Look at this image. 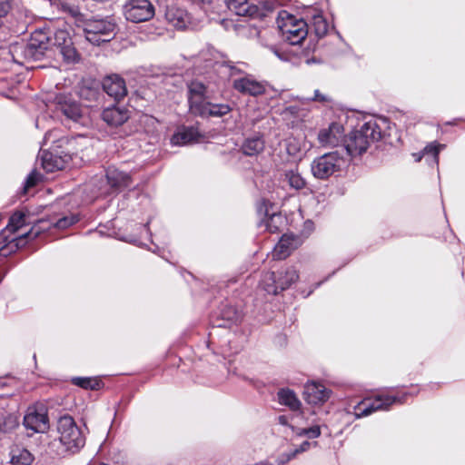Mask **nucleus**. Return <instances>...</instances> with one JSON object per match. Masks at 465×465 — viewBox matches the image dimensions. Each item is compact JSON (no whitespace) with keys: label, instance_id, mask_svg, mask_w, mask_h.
Wrapping results in <instances>:
<instances>
[{"label":"nucleus","instance_id":"obj_19","mask_svg":"<svg viewBox=\"0 0 465 465\" xmlns=\"http://www.w3.org/2000/svg\"><path fill=\"white\" fill-rule=\"evenodd\" d=\"M129 111L124 107L110 106L102 113V118L111 126H119L129 119Z\"/></svg>","mask_w":465,"mask_h":465},{"label":"nucleus","instance_id":"obj_17","mask_svg":"<svg viewBox=\"0 0 465 465\" xmlns=\"http://www.w3.org/2000/svg\"><path fill=\"white\" fill-rule=\"evenodd\" d=\"M303 393L308 403L317 405L327 401L331 391L322 383L311 381L305 384Z\"/></svg>","mask_w":465,"mask_h":465},{"label":"nucleus","instance_id":"obj_49","mask_svg":"<svg viewBox=\"0 0 465 465\" xmlns=\"http://www.w3.org/2000/svg\"><path fill=\"white\" fill-rule=\"evenodd\" d=\"M90 93L86 94L85 99H88Z\"/></svg>","mask_w":465,"mask_h":465},{"label":"nucleus","instance_id":"obj_33","mask_svg":"<svg viewBox=\"0 0 465 465\" xmlns=\"http://www.w3.org/2000/svg\"><path fill=\"white\" fill-rule=\"evenodd\" d=\"M72 38L66 30H57L54 35V45L59 50L63 46L70 44Z\"/></svg>","mask_w":465,"mask_h":465},{"label":"nucleus","instance_id":"obj_43","mask_svg":"<svg viewBox=\"0 0 465 465\" xmlns=\"http://www.w3.org/2000/svg\"><path fill=\"white\" fill-rule=\"evenodd\" d=\"M277 273H278V275L282 274V278L283 281H288L289 276H287V274H286V269L279 271Z\"/></svg>","mask_w":465,"mask_h":465},{"label":"nucleus","instance_id":"obj_44","mask_svg":"<svg viewBox=\"0 0 465 465\" xmlns=\"http://www.w3.org/2000/svg\"><path fill=\"white\" fill-rule=\"evenodd\" d=\"M279 421L282 424H285L286 423V418L284 416H280L279 417Z\"/></svg>","mask_w":465,"mask_h":465},{"label":"nucleus","instance_id":"obj_25","mask_svg":"<svg viewBox=\"0 0 465 465\" xmlns=\"http://www.w3.org/2000/svg\"><path fill=\"white\" fill-rule=\"evenodd\" d=\"M265 148V142L261 135H255L244 140L241 150L247 156H256L262 153Z\"/></svg>","mask_w":465,"mask_h":465},{"label":"nucleus","instance_id":"obj_28","mask_svg":"<svg viewBox=\"0 0 465 465\" xmlns=\"http://www.w3.org/2000/svg\"><path fill=\"white\" fill-rule=\"evenodd\" d=\"M284 181H286L289 186L294 190H302L306 186L305 179L299 173L298 168L286 169L282 173Z\"/></svg>","mask_w":465,"mask_h":465},{"label":"nucleus","instance_id":"obj_5","mask_svg":"<svg viewBox=\"0 0 465 465\" xmlns=\"http://www.w3.org/2000/svg\"><path fill=\"white\" fill-rule=\"evenodd\" d=\"M278 27L283 39L292 45L302 44L308 35L306 22L303 19H297L287 12L280 15Z\"/></svg>","mask_w":465,"mask_h":465},{"label":"nucleus","instance_id":"obj_39","mask_svg":"<svg viewBox=\"0 0 465 465\" xmlns=\"http://www.w3.org/2000/svg\"><path fill=\"white\" fill-rule=\"evenodd\" d=\"M11 10V4L7 0H0V27L4 25V17L6 16V15Z\"/></svg>","mask_w":465,"mask_h":465},{"label":"nucleus","instance_id":"obj_3","mask_svg":"<svg viewBox=\"0 0 465 465\" xmlns=\"http://www.w3.org/2000/svg\"><path fill=\"white\" fill-rule=\"evenodd\" d=\"M56 430L65 451L74 454L85 445V434L72 416H61L57 420Z\"/></svg>","mask_w":465,"mask_h":465},{"label":"nucleus","instance_id":"obj_6","mask_svg":"<svg viewBox=\"0 0 465 465\" xmlns=\"http://www.w3.org/2000/svg\"><path fill=\"white\" fill-rule=\"evenodd\" d=\"M114 30L115 24L108 18L89 19L84 25L85 38L95 45L109 42L114 35Z\"/></svg>","mask_w":465,"mask_h":465},{"label":"nucleus","instance_id":"obj_9","mask_svg":"<svg viewBox=\"0 0 465 465\" xmlns=\"http://www.w3.org/2000/svg\"><path fill=\"white\" fill-rule=\"evenodd\" d=\"M24 425L27 430L33 432H45L49 429V418L46 406L41 402L29 406L24 417Z\"/></svg>","mask_w":465,"mask_h":465},{"label":"nucleus","instance_id":"obj_48","mask_svg":"<svg viewBox=\"0 0 465 465\" xmlns=\"http://www.w3.org/2000/svg\"><path fill=\"white\" fill-rule=\"evenodd\" d=\"M90 93L86 94L85 99H88Z\"/></svg>","mask_w":465,"mask_h":465},{"label":"nucleus","instance_id":"obj_32","mask_svg":"<svg viewBox=\"0 0 465 465\" xmlns=\"http://www.w3.org/2000/svg\"><path fill=\"white\" fill-rule=\"evenodd\" d=\"M73 383L83 389L99 390L100 381L93 378H81L76 377L73 379Z\"/></svg>","mask_w":465,"mask_h":465},{"label":"nucleus","instance_id":"obj_14","mask_svg":"<svg viewBox=\"0 0 465 465\" xmlns=\"http://www.w3.org/2000/svg\"><path fill=\"white\" fill-rule=\"evenodd\" d=\"M206 86L198 80H193L188 84V103L189 109L193 114H203L200 109L206 103Z\"/></svg>","mask_w":465,"mask_h":465},{"label":"nucleus","instance_id":"obj_34","mask_svg":"<svg viewBox=\"0 0 465 465\" xmlns=\"http://www.w3.org/2000/svg\"><path fill=\"white\" fill-rule=\"evenodd\" d=\"M313 27L316 35L320 37L324 36L328 32V24L322 15L313 16Z\"/></svg>","mask_w":465,"mask_h":465},{"label":"nucleus","instance_id":"obj_24","mask_svg":"<svg viewBox=\"0 0 465 465\" xmlns=\"http://www.w3.org/2000/svg\"><path fill=\"white\" fill-rule=\"evenodd\" d=\"M9 455L12 465H31L35 460L28 450L19 445L12 446Z\"/></svg>","mask_w":465,"mask_h":465},{"label":"nucleus","instance_id":"obj_20","mask_svg":"<svg viewBox=\"0 0 465 465\" xmlns=\"http://www.w3.org/2000/svg\"><path fill=\"white\" fill-rule=\"evenodd\" d=\"M165 18L167 22L177 29H183L189 23L190 17L188 13L175 5L168 6L165 11Z\"/></svg>","mask_w":465,"mask_h":465},{"label":"nucleus","instance_id":"obj_10","mask_svg":"<svg viewBox=\"0 0 465 465\" xmlns=\"http://www.w3.org/2000/svg\"><path fill=\"white\" fill-rule=\"evenodd\" d=\"M124 14L128 21L142 23L154 15V7L149 0H129L124 5Z\"/></svg>","mask_w":465,"mask_h":465},{"label":"nucleus","instance_id":"obj_7","mask_svg":"<svg viewBox=\"0 0 465 465\" xmlns=\"http://www.w3.org/2000/svg\"><path fill=\"white\" fill-rule=\"evenodd\" d=\"M286 274L289 276L288 281H283L282 274L274 272H267L262 274L260 286L268 294L276 295L280 292L288 289L292 283L299 279V273L293 267L286 268Z\"/></svg>","mask_w":465,"mask_h":465},{"label":"nucleus","instance_id":"obj_41","mask_svg":"<svg viewBox=\"0 0 465 465\" xmlns=\"http://www.w3.org/2000/svg\"><path fill=\"white\" fill-rule=\"evenodd\" d=\"M312 100L319 103H328L331 101L327 95L322 94L319 90L314 91V96L312 98Z\"/></svg>","mask_w":465,"mask_h":465},{"label":"nucleus","instance_id":"obj_1","mask_svg":"<svg viewBox=\"0 0 465 465\" xmlns=\"http://www.w3.org/2000/svg\"><path fill=\"white\" fill-rule=\"evenodd\" d=\"M381 137V128L376 120L371 119L345 137L343 150L351 157L359 156L366 153L368 148L379 142Z\"/></svg>","mask_w":465,"mask_h":465},{"label":"nucleus","instance_id":"obj_29","mask_svg":"<svg viewBox=\"0 0 465 465\" xmlns=\"http://www.w3.org/2000/svg\"><path fill=\"white\" fill-rule=\"evenodd\" d=\"M221 318L229 324H237L242 320V312L235 306L227 304L221 310Z\"/></svg>","mask_w":465,"mask_h":465},{"label":"nucleus","instance_id":"obj_30","mask_svg":"<svg viewBox=\"0 0 465 465\" xmlns=\"http://www.w3.org/2000/svg\"><path fill=\"white\" fill-rule=\"evenodd\" d=\"M228 6L238 15H252V7L249 5L248 0H230Z\"/></svg>","mask_w":465,"mask_h":465},{"label":"nucleus","instance_id":"obj_47","mask_svg":"<svg viewBox=\"0 0 465 465\" xmlns=\"http://www.w3.org/2000/svg\"><path fill=\"white\" fill-rule=\"evenodd\" d=\"M6 386V383L5 381H0V388Z\"/></svg>","mask_w":465,"mask_h":465},{"label":"nucleus","instance_id":"obj_21","mask_svg":"<svg viewBox=\"0 0 465 465\" xmlns=\"http://www.w3.org/2000/svg\"><path fill=\"white\" fill-rule=\"evenodd\" d=\"M67 161L52 152H44L42 154V167L47 173L63 170L65 168Z\"/></svg>","mask_w":465,"mask_h":465},{"label":"nucleus","instance_id":"obj_27","mask_svg":"<svg viewBox=\"0 0 465 465\" xmlns=\"http://www.w3.org/2000/svg\"><path fill=\"white\" fill-rule=\"evenodd\" d=\"M277 395L279 402L288 406L292 411H298L301 408L302 403L293 391L290 389H281Z\"/></svg>","mask_w":465,"mask_h":465},{"label":"nucleus","instance_id":"obj_15","mask_svg":"<svg viewBox=\"0 0 465 465\" xmlns=\"http://www.w3.org/2000/svg\"><path fill=\"white\" fill-rule=\"evenodd\" d=\"M232 87L242 94H248L252 96L262 95L266 91L264 84L262 82L257 81L252 75L234 79Z\"/></svg>","mask_w":465,"mask_h":465},{"label":"nucleus","instance_id":"obj_42","mask_svg":"<svg viewBox=\"0 0 465 465\" xmlns=\"http://www.w3.org/2000/svg\"><path fill=\"white\" fill-rule=\"evenodd\" d=\"M85 93H90V95H91L92 97H94V98L96 96V92H95V91H94V90H92V89H88V88H83V89L81 90V92H80V95H81L82 97H84V95H85L84 94H85Z\"/></svg>","mask_w":465,"mask_h":465},{"label":"nucleus","instance_id":"obj_35","mask_svg":"<svg viewBox=\"0 0 465 465\" xmlns=\"http://www.w3.org/2000/svg\"><path fill=\"white\" fill-rule=\"evenodd\" d=\"M42 179V175L36 171L33 170L28 176L26 177V180L25 182L24 191L25 193L27 192L30 188L35 187L37 185Z\"/></svg>","mask_w":465,"mask_h":465},{"label":"nucleus","instance_id":"obj_31","mask_svg":"<svg viewBox=\"0 0 465 465\" xmlns=\"http://www.w3.org/2000/svg\"><path fill=\"white\" fill-rule=\"evenodd\" d=\"M58 51L62 54L64 60L66 63L74 64L79 62L80 60V54L74 46L73 41H71L70 44H67L66 45L60 48Z\"/></svg>","mask_w":465,"mask_h":465},{"label":"nucleus","instance_id":"obj_18","mask_svg":"<svg viewBox=\"0 0 465 465\" xmlns=\"http://www.w3.org/2000/svg\"><path fill=\"white\" fill-rule=\"evenodd\" d=\"M57 109L60 110L67 118L77 121L82 116L80 104L70 95L59 94L55 97Z\"/></svg>","mask_w":465,"mask_h":465},{"label":"nucleus","instance_id":"obj_4","mask_svg":"<svg viewBox=\"0 0 465 465\" xmlns=\"http://www.w3.org/2000/svg\"><path fill=\"white\" fill-rule=\"evenodd\" d=\"M408 392L401 394L380 393L373 398L363 399L353 408L356 418H361L377 411H387L393 404H402L406 401Z\"/></svg>","mask_w":465,"mask_h":465},{"label":"nucleus","instance_id":"obj_12","mask_svg":"<svg viewBox=\"0 0 465 465\" xmlns=\"http://www.w3.org/2000/svg\"><path fill=\"white\" fill-rule=\"evenodd\" d=\"M302 243L303 239L301 235L284 233L272 251V258L274 260H284Z\"/></svg>","mask_w":465,"mask_h":465},{"label":"nucleus","instance_id":"obj_45","mask_svg":"<svg viewBox=\"0 0 465 465\" xmlns=\"http://www.w3.org/2000/svg\"><path fill=\"white\" fill-rule=\"evenodd\" d=\"M11 395H13V391L0 393V397H5V396H11Z\"/></svg>","mask_w":465,"mask_h":465},{"label":"nucleus","instance_id":"obj_13","mask_svg":"<svg viewBox=\"0 0 465 465\" xmlns=\"http://www.w3.org/2000/svg\"><path fill=\"white\" fill-rule=\"evenodd\" d=\"M344 128L339 123H331L328 128L320 130L318 134V141L323 147H337L344 143Z\"/></svg>","mask_w":465,"mask_h":465},{"label":"nucleus","instance_id":"obj_11","mask_svg":"<svg viewBox=\"0 0 465 465\" xmlns=\"http://www.w3.org/2000/svg\"><path fill=\"white\" fill-rule=\"evenodd\" d=\"M49 47V36L43 31L32 34L29 42L23 47L22 54L28 62L41 60Z\"/></svg>","mask_w":465,"mask_h":465},{"label":"nucleus","instance_id":"obj_22","mask_svg":"<svg viewBox=\"0 0 465 465\" xmlns=\"http://www.w3.org/2000/svg\"><path fill=\"white\" fill-rule=\"evenodd\" d=\"M107 182L112 188L120 189L130 186L132 183L131 176L115 168H108L106 171Z\"/></svg>","mask_w":465,"mask_h":465},{"label":"nucleus","instance_id":"obj_2","mask_svg":"<svg viewBox=\"0 0 465 465\" xmlns=\"http://www.w3.org/2000/svg\"><path fill=\"white\" fill-rule=\"evenodd\" d=\"M25 224V214L23 212H15L9 218L6 227L0 232V255L8 256L15 252L20 247L21 242L25 238L35 239L38 236L39 231L32 228L28 232L18 236H12L15 232Z\"/></svg>","mask_w":465,"mask_h":465},{"label":"nucleus","instance_id":"obj_46","mask_svg":"<svg viewBox=\"0 0 465 465\" xmlns=\"http://www.w3.org/2000/svg\"><path fill=\"white\" fill-rule=\"evenodd\" d=\"M310 445V443L308 441H305L302 445V450H305L306 448Z\"/></svg>","mask_w":465,"mask_h":465},{"label":"nucleus","instance_id":"obj_37","mask_svg":"<svg viewBox=\"0 0 465 465\" xmlns=\"http://www.w3.org/2000/svg\"><path fill=\"white\" fill-rule=\"evenodd\" d=\"M77 222V219L74 216H64L60 218L54 226L58 229H66L69 226L73 225Z\"/></svg>","mask_w":465,"mask_h":465},{"label":"nucleus","instance_id":"obj_40","mask_svg":"<svg viewBox=\"0 0 465 465\" xmlns=\"http://www.w3.org/2000/svg\"><path fill=\"white\" fill-rule=\"evenodd\" d=\"M302 435L307 436L310 439L318 438L321 435V429L319 426H312L309 429H303L301 432Z\"/></svg>","mask_w":465,"mask_h":465},{"label":"nucleus","instance_id":"obj_8","mask_svg":"<svg viewBox=\"0 0 465 465\" xmlns=\"http://www.w3.org/2000/svg\"><path fill=\"white\" fill-rule=\"evenodd\" d=\"M344 160L339 152H331L313 160L311 169L314 177L325 180L341 169Z\"/></svg>","mask_w":465,"mask_h":465},{"label":"nucleus","instance_id":"obj_23","mask_svg":"<svg viewBox=\"0 0 465 465\" xmlns=\"http://www.w3.org/2000/svg\"><path fill=\"white\" fill-rule=\"evenodd\" d=\"M201 134L196 127H183L172 137V143L183 145L193 142H198Z\"/></svg>","mask_w":465,"mask_h":465},{"label":"nucleus","instance_id":"obj_38","mask_svg":"<svg viewBox=\"0 0 465 465\" xmlns=\"http://www.w3.org/2000/svg\"><path fill=\"white\" fill-rule=\"evenodd\" d=\"M444 145L442 144H440V143H431L430 144H428L424 150H423V153L425 154H431L432 157L434 158L435 161H438V157H439V153H440V150L443 147Z\"/></svg>","mask_w":465,"mask_h":465},{"label":"nucleus","instance_id":"obj_16","mask_svg":"<svg viewBox=\"0 0 465 465\" xmlns=\"http://www.w3.org/2000/svg\"><path fill=\"white\" fill-rule=\"evenodd\" d=\"M104 91L115 101H120L127 94L125 81L118 74H110L104 78Z\"/></svg>","mask_w":465,"mask_h":465},{"label":"nucleus","instance_id":"obj_26","mask_svg":"<svg viewBox=\"0 0 465 465\" xmlns=\"http://www.w3.org/2000/svg\"><path fill=\"white\" fill-rule=\"evenodd\" d=\"M200 111H202L203 114H195L194 115L202 117H222L229 114L232 111V108L227 104H213L206 102Z\"/></svg>","mask_w":465,"mask_h":465},{"label":"nucleus","instance_id":"obj_36","mask_svg":"<svg viewBox=\"0 0 465 465\" xmlns=\"http://www.w3.org/2000/svg\"><path fill=\"white\" fill-rule=\"evenodd\" d=\"M282 221V216L280 214H272L265 221V228L271 233H275L279 231L278 222Z\"/></svg>","mask_w":465,"mask_h":465}]
</instances>
